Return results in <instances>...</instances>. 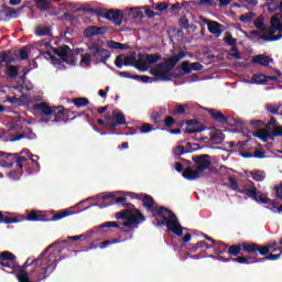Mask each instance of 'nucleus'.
Segmentation results:
<instances>
[{
    "label": "nucleus",
    "instance_id": "obj_1",
    "mask_svg": "<svg viewBox=\"0 0 282 282\" xmlns=\"http://www.w3.org/2000/svg\"><path fill=\"white\" fill-rule=\"evenodd\" d=\"M58 243H67L65 239H58L44 249L36 259L29 258L22 265L17 267V279L19 282H41L48 279V276L56 270L58 265V253L63 252V249H57L51 252L47 257V252L52 250Z\"/></svg>",
    "mask_w": 282,
    "mask_h": 282
},
{
    "label": "nucleus",
    "instance_id": "obj_2",
    "mask_svg": "<svg viewBox=\"0 0 282 282\" xmlns=\"http://www.w3.org/2000/svg\"><path fill=\"white\" fill-rule=\"evenodd\" d=\"M134 197L142 202L143 208H145L148 213H152V217L158 220L156 226H166L170 232L182 235V229L177 228L178 223L175 213L166 207L158 208L155 206V199L149 194H134Z\"/></svg>",
    "mask_w": 282,
    "mask_h": 282
},
{
    "label": "nucleus",
    "instance_id": "obj_3",
    "mask_svg": "<svg viewBox=\"0 0 282 282\" xmlns=\"http://www.w3.org/2000/svg\"><path fill=\"white\" fill-rule=\"evenodd\" d=\"M72 215H76V213L72 210V207L58 213L32 210L26 218L23 216L10 217L0 210V224L10 225L20 224V221H61V219H65V217H72Z\"/></svg>",
    "mask_w": 282,
    "mask_h": 282
},
{
    "label": "nucleus",
    "instance_id": "obj_4",
    "mask_svg": "<svg viewBox=\"0 0 282 282\" xmlns=\"http://www.w3.org/2000/svg\"><path fill=\"white\" fill-rule=\"evenodd\" d=\"M273 17H271V28L269 29V34H276L278 35H262L260 39L262 41H267L268 43L274 42V41H281L282 39V0H271L270 3L268 4V11L270 14H273V12H278Z\"/></svg>",
    "mask_w": 282,
    "mask_h": 282
},
{
    "label": "nucleus",
    "instance_id": "obj_5",
    "mask_svg": "<svg viewBox=\"0 0 282 282\" xmlns=\"http://www.w3.org/2000/svg\"><path fill=\"white\" fill-rule=\"evenodd\" d=\"M186 57V53L178 52L177 55H174L170 58H165L163 63L156 65L155 68L151 70L152 76L155 78H160V80H171L173 69H175V65H177L182 58Z\"/></svg>",
    "mask_w": 282,
    "mask_h": 282
},
{
    "label": "nucleus",
    "instance_id": "obj_6",
    "mask_svg": "<svg viewBox=\"0 0 282 282\" xmlns=\"http://www.w3.org/2000/svg\"><path fill=\"white\" fill-rule=\"evenodd\" d=\"M247 252L248 254H254L259 252L262 256L268 254V247H262L257 242H242L238 245H231L227 249L228 257H239V254H243Z\"/></svg>",
    "mask_w": 282,
    "mask_h": 282
},
{
    "label": "nucleus",
    "instance_id": "obj_7",
    "mask_svg": "<svg viewBox=\"0 0 282 282\" xmlns=\"http://www.w3.org/2000/svg\"><path fill=\"white\" fill-rule=\"evenodd\" d=\"M35 111H41L43 116H54L52 122L65 121V107L63 106H50L48 102H40L34 105Z\"/></svg>",
    "mask_w": 282,
    "mask_h": 282
},
{
    "label": "nucleus",
    "instance_id": "obj_8",
    "mask_svg": "<svg viewBox=\"0 0 282 282\" xmlns=\"http://www.w3.org/2000/svg\"><path fill=\"white\" fill-rule=\"evenodd\" d=\"M0 268H3L8 274H19V263L17 256L10 251L0 252Z\"/></svg>",
    "mask_w": 282,
    "mask_h": 282
},
{
    "label": "nucleus",
    "instance_id": "obj_9",
    "mask_svg": "<svg viewBox=\"0 0 282 282\" xmlns=\"http://www.w3.org/2000/svg\"><path fill=\"white\" fill-rule=\"evenodd\" d=\"M0 158L2 160L0 161V166H3L4 169H12V166H15L18 169H21L23 171V162H28V159L25 156H20L17 153H8L0 151Z\"/></svg>",
    "mask_w": 282,
    "mask_h": 282
},
{
    "label": "nucleus",
    "instance_id": "obj_10",
    "mask_svg": "<svg viewBox=\"0 0 282 282\" xmlns=\"http://www.w3.org/2000/svg\"><path fill=\"white\" fill-rule=\"evenodd\" d=\"M97 199L99 204H91L79 210V213H85V210H89V208H94V206H99V208H108V206H113V204H122L124 206V202H127V197L124 196H119L115 199L113 194L97 196Z\"/></svg>",
    "mask_w": 282,
    "mask_h": 282
},
{
    "label": "nucleus",
    "instance_id": "obj_11",
    "mask_svg": "<svg viewBox=\"0 0 282 282\" xmlns=\"http://www.w3.org/2000/svg\"><path fill=\"white\" fill-rule=\"evenodd\" d=\"M239 193L240 195H247V197L253 199V202H257L258 204H270V198L263 197V194L257 191L254 183H252V185H246L243 189L239 191Z\"/></svg>",
    "mask_w": 282,
    "mask_h": 282
},
{
    "label": "nucleus",
    "instance_id": "obj_12",
    "mask_svg": "<svg viewBox=\"0 0 282 282\" xmlns=\"http://www.w3.org/2000/svg\"><path fill=\"white\" fill-rule=\"evenodd\" d=\"M53 54L58 56L63 63H67V65H76V59L72 56V48L69 45H62L58 47H52Z\"/></svg>",
    "mask_w": 282,
    "mask_h": 282
},
{
    "label": "nucleus",
    "instance_id": "obj_13",
    "mask_svg": "<svg viewBox=\"0 0 282 282\" xmlns=\"http://www.w3.org/2000/svg\"><path fill=\"white\" fill-rule=\"evenodd\" d=\"M122 124H127V118L120 110H113L112 117L109 116L106 119V127L111 129V131H115L118 127H122Z\"/></svg>",
    "mask_w": 282,
    "mask_h": 282
},
{
    "label": "nucleus",
    "instance_id": "obj_14",
    "mask_svg": "<svg viewBox=\"0 0 282 282\" xmlns=\"http://www.w3.org/2000/svg\"><path fill=\"white\" fill-rule=\"evenodd\" d=\"M88 52L97 63H107V59L111 56L108 50L100 47L97 43L89 45Z\"/></svg>",
    "mask_w": 282,
    "mask_h": 282
},
{
    "label": "nucleus",
    "instance_id": "obj_15",
    "mask_svg": "<svg viewBox=\"0 0 282 282\" xmlns=\"http://www.w3.org/2000/svg\"><path fill=\"white\" fill-rule=\"evenodd\" d=\"M192 161L194 162V169L199 171L200 175H204V171L210 169V164H213L209 154L194 155Z\"/></svg>",
    "mask_w": 282,
    "mask_h": 282
},
{
    "label": "nucleus",
    "instance_id": "obj_16",
    "mask_svg": "<svg viewBox=\"0 0 282 282\" xmlns=\"http://www.w3.org/2000/svg\"><path fill=\"white\" fill-rule=\"evenodd\" d=\"M144 221H147V216H144L140 209H134V215L130 216V218H127L126 221L120 223V227L131 228L132 230L133 224L135 225V228H138V226H140V224H144Z\"/></svg>",
    "mask_w": 282,
    "mask_h": 282
},
{
    "label": "nucleus",
    "instance_id": "obj_17",
    "mask_svg": "<svg viewBox=\"0 0 282 282\" xmlns=\"http://www.w3.org/2000/svg\"><path fill=\"white\" fill-rule=\"evenodd\" d=\"M109 32L107 26L89 25L84 30L85 39H91V36H105Z\"/></svg>",
    "mask_w": 282,
    "mask_h": 282
},
{
    "label": "nucleus",
    "instance_id": "obj_18",
    "mask_svg": "<svg viewBox=\"0 0 282 282\" xmlns=\"http://www.w3.org/2000/svg\"><path fill=\"white\" fill-rule=\"evenodd\" d=\"M123 17H124V13L116 9H110L104 14V18L107 21H113L115 25H118V26L122 25Z\"/></svg>",
    "mask_w": 282,
    "mask_h": 282
},
{
    "label": "nucleus",
    "instance_id": "obj_19",
    "mask_svg": "<svg viewBox=\"0 0 282 282\" xmlns=\"http://www.w3.org/2000/svg\"><path fill=\"white\" fill-rule=\"evenodd\" d=\"M123 206L126 209L118 212L115 215L116 219H122V221L133 217V215H135V210H138V208H135V206L131 203L123 204Z\"/></svg>",
    "mask_w": 282,
    "mask_h": 282
},
{
    "label": "nucleus",
    "instance_id": "obj_20",
    "mask_svg": "<svg viewBox=\"0 0 282 282\" xmlns=\"http://www.w3.org/2000/svg\"><path fill=\"white\" fill-rule=\"evenodd\" d=\"M181 69L183 70V75L186 76L187 74H191V72H202V69H204V65L199 62L189 64L188 61H185L181 64Z\"/></svg>",
    "mask_w": 282,
    "mask_h": 282
},
{
    "label": "nucleus",
    "instance_id": "obj_21",
    "mask_svg": "<svg viewBox=\"0 0 282 282\" xmlns=\"http://www.w3.org/2000/svg\"><path fill=\"white\" fill-rule=\"evenodd\" d=\"M186 128L184 133L193 134V133H202V131H206V127H199V121L197 119H191L186 121Z\"/></svg>",
    "mask_w": 282,
    "mask_h": 282
},
{
    "label": "nucleus",
    "instance_id": "obj_22",
    "mask_svg": "<svg viewBox=\"0 0 282 282\" xmlns=\"http://www.w3.org/2000/svg\"><path fill=\"white\" fill-rule=\"evenodd\" d=\"M118 74L121 78H132V80H141V83H153L155 80L153 77L147 75H132L129 72H119Z\"/></svg>",
    "mask_w": 282,
    "mask_h": 282
},
{
    "label": "nucleus",
    "instance_id": "obj_23",
    "mask_svg": "<svg viewBox=\"0 0 282 282\" xmlns=\"http://www.w3.org/2000/svg\"><path fill=\"white\" fill-rule=\"evenodd\" d=\"M205 111L212 116L215 122H219V124H228V117H225L221 111H217L213 108H205Z\"/></svg>",
    "mask_w": 282,
    "mask_h": 282
},
{
    "label": "nucleus",
    "instance_id": "obj_24",
    "mask_svg": "<svg viewBox=\"0 0 282 282\" xmlns=\"http://www.w3.org/2000/svg\"><path fill=\"white\" fill-rule=\"evenodd\" d=\"M183 177L189 182H194L195 180H199V177H204V174L199 170L188 166L183 171Z\"/></svg>",
    "mask_w": 282,
    "mask_h": 282
},
{
    "label": "nucleus",
    "instance_id": "obj_25",
    "mask_svg": "<svg viewBox=\"0 0 282 282\" xmlns=\"http://www.w3.org/2000/svg\"><path fill=\"white\" fill-rule=\"evenodd\" d=\"M226 253L228 254V245L219 241L218 246L216 248V254H218V259L220 261H224L225 263H228V261H230V256H228L226 258V256H225Z\"/></svg>",
    "mask_w": 282,
    "mask_h": 282
},
{
    "label": "nucleus",
    "instance_id": "obj_26",
    "mask_svg": "<svg viewBox=\"0 0 282 282\" xmlns=\"http://www.w3.org/2000/svg\"><path fill=\"white\" fill-rule=\"evenodd\" d=\"M249 254H253V256H248V257H237V258H232L230 257V261H232L234 263H243L246 265H250V263H259V262H254V259H258L259 253H249Z\"/></svg>",
    "mask_w": 282,
    "mask_h": 282
},
{
    "label": "nucleus",
    "instance_id": "obj_27",
    "mask_svg": "<svg viewBox=\"0 0 282 282\" xmlns=\"http://www.w3.org/2000/svg\"><path fill=\"white\" fill-rule=\"evenodd\" d=\"M254 138H259L262 142H268L272 140V132H269L268 129H258L256 133H253Z\"/></svg>",
    "mask_w": 282,
    "mask_h": 282
},
{
    "label": "nucleus",
    "instance_id": "obj_28",
    "mask_svg": "<svg viewBox=\"0 0 282 282\" xmlns=\"http://www.w3.org/2000/svg\"><path fill=\"white\" fill-rule=\"evenodd\" d=\"M281 259V253H267L263 258H253L254 263H264V261H279Z\"/></svg>",
    "mask_w": 282,
    "mask_h": 282
},
{
    "label": "nucleus",
    "instance_id": "obj_29",
    "mask_svg": "<svg viewBox=\"0 0 282 282\" xmlns=\"http://www.w3.org/2000/svg\"><path fill=\"white\" fill-rule=\"evenodd\" d=\"M221 28L223 25L219 24V22H215V21L207 22V30L208 32H210V34H217L219 36V34L224 32Z\"/></svg>",
    "mask_w": 282,
    "mask_h": 282
},
{
    "label": "nucleus",
    "instance_id": "obj_30",
    "mask_svg": "<svg viewBox=\"0 0 282 282\" xmlns=\"http://www.w3.org/2000/svg\"><path fill=\"white\" fill-rule=\"evenodd\" d=\"M209 138L212 142H215V144H221L224 140H226V134H224L221 130H215L210 132Z\"/></svg>",
    "mask_w": 282,
    "mask_h": 282
},
{
    "label": "nucleus",
    "instance_id": "obj_31",
    "mask_svg": "<svg viewBox=\"0 0 282 282\" xmlns=\"http://www.w3.org/2000/svg\"><path fill=\"white\" fill-rule=\"evenodd\" d=\"M252 63L256 65H262V67H268V65H270V56L263 54L256 55L252 58Z\"/></svg>",
    "mask_w": 282,
    "mask_h": 282
},
{
    "label": "nucleus",
    "instance_id": "obj_32",
    "mask_svg": "<svg viewBox=\"0 0 282 282\" xmlns=\"http://www.w3.org/2000/svg\"><path fill=\"white\" fill-rule=\"evenodd\" d=\"M7 72L6 75L8 78H17L19 76V67L14 66L12 64H6L4 65Z\"/></svg>",
    "mask_w": 282,
    "mask_h": 282
},
{
    "label": "nucleus",
    "instance_id": "obj_33",
    "mask_svg": "<svg viewBox=\"0 0 282 282\" xmlns=\"http://www.w3.org/2000/svg\"><path fill=\"white\" fill-rule=\"evenodd\" d=\"M24 9H25V6H22L18 9L8 7L7 10L9 12V21H10V19H19V17L21 15V12H23Z\"/></svg>",
    "mask_w": 282,
    "mask_h": 282
},
{
    "label": "nucleus",
    "instance_id": "obj_34",
    "mask_svg": "<svg viewBox=\"0 0 282 282\" xmlns=\"http://www.w3.org/2000/svg\"><path fill=\"white\" fill-rule=\"evenodd\" d=\"M36 36H52V28L50 26H37L35 29Z\"/></svg>",
    "mask_w": 282,
    "mask_h": 282
},
{
    "label": "nucleus",
    "instance_id": "obj_35",
    "mask_svg": "<svg viewBox=\"0 0 282 282\" xmlns=\"http://www.w3.org/2000/svg\"><path fill=\"white\" fill-rule=\"evenodd\" d=\"M264 21L265 19H263V17H258L253 21L254 28H257V30H260V32H268V26H265Z\"/></svg>",
    "mask_w": 282,
    "mask_h": 282
},
{
    "label": "nucleus",
    "instance_id": "obj_36",
    "mask_svg": "<svg viewBox=\"0 0 282 282\" xmlns=\"http://www.w3.org/2000/svg\"><path fill=\"white\" fill-rule=\"evenodd\" d=\"M224 43L231 47V52H237V39L232 37L230 34L224 37Z\"/></svg>",
    "mask_w": 282,
    "mask_h": 282
},
{
    "label": "nucleus",
    "instance_id": "obj_37",
    "mask_svg": "<svg viewBox=\"0 0 282 282\" xmlns=\"http://www.w3.org/2000/svg\"><path fill=\"white\" fill-rule=\"evenodd\" d=\"M159 61H162V55L160 53L145 55V62L148 63V65H153Z\"/></svg>",
    "mask_w": 282,
    "mask_h": 282
},
{
    "label": "nucleus",
    "instance_id": "obj_38",
    "mask_svg": "<svg viewBox=\"0 0 282 282\" xmlns=\"http://www.w3.org/2000/svg\"><path fill=\"white\" fill-rule=\"evenodd\" d=\"M138 58V54L135 52H131L130 56L123 57L124 67H132Z\"/></svg>",
    "mask_w": 282,
    "mask_h": 282
},
{
    "label": "nucleus",
    "instance_id": "obj_39",
    "mask_svg": "<svg viewBox=\"0 0 282 282\" xmlns=\"http://www.w3.org/2000/svg\"><path fill=\"white\" fill-rule=\"evenodd\" d=\"M252 80H253V83H256V85H265L268 83V75L254 74L252 76Z\"/></svg>",
    "mask_w": 282,
    "mask_h": 282
},
{
    "label": "nucleus",
    "instance_id": "obj_40",
    "mask_svg": "<svg viewBox=\"0 0 282 282\" xmlns=\"http://www.w3.org/2000/svg\"><path fill=\"white\" fill-rule=\"evenodd\" d=\"M124 240H122V236H119L118 238H115L112 240H106L100 242L101 250H105V248H108V246H113V243H122Z\"/></svg>",
    "mask_w": 282,
    "mask_h": 282
},
{
    "label": "nucleus",
    "instance_id": "obj_41",
    "mask_svg": "<svg viewBox=\"0 0 282 282\" xmlns=\"http://www.w3.org/2000/svg\"><path fill=\"white\" fill-rule=\"evenodd\" d=\"M134 67L137 69H139V72H147L149 69V64H148L147 59L139 58L135 62Z\"/></svg>",
    "mask_w": 282,
    "mask_h": 282
},
{
    "label": "nucleus",
    "instance_id": "obj_42",
    "mask_svg": "<svg viewBox=\"0 0 282 282\" xmlns=\"http://www.w3.org/2000/svg\"><path fill=\"white\" fill-rule=\"evenodd\" d=\"M73 105L78 108L87 107V105H89V99H87L86 97L74 98Z\"/></svg>",
    "mask_w": 282,
    "mask_h": 282
},
{
    "label": "nucleus",
    "instance_id": "obj_43",
    "mask_svg": "<svg viewBox=\"0 0 282 282\" xmlns=\"http://www.w3.org/2000/svg\"><path fill=\"white\" fill-rule=\"evenodd\" d=\"M155 129H160V126L153 127L151 123H143L140 127V132L141 133H151V131H155Z\"/></svg>",
    "mask_w": 282,
    "mask_h": 282
},
{
    "label": "nucleus",
    "instance_id": "obj_44",
    "mask_svg": "<svg viewBox=\"0 0 282 282\" xmlns=\"http://www.w3.org/2000/svg\"><path fill=\"white\" fill-rule=\"evenodd\" d=\"M0 10V21L8 22L10 21L8 4H2Z\"/></svg>",
    "mask_w": 282,
    "mask_h": 282
},
{
    "label": "nucleus",
    "instance_id": "obj_45",
    "mask_svg": "<svg viewBox=\"0 0 282 282\" xmlns=\"http://www.w3.org/2000/svg\"><path fill=\"white\" fill-rule=\"evenodd\" d=\"M228 182V187L231 188V191H236V193H239V191H241V188H239V182L235 180V177L229 176Z\"/></svg>",
    "mask_w": 282,
    "mask_h": 282
},
{
    "label": "nucleus",
    "instance_id": "obj_46",
    "mask_svg": "<svg viewBox=\"0 0 282 282\" xmlns=\"http://www.w3.org/2000/svg\"><path fill=\"white\" fill-rule=\"evenodd\" d=\"M254 17H257L254 12L245 13L240 15L239 21H241V23H250Z\"/></svg>",
    "mask_w": 282,
    "mask_h": 282
},
{
    "label": "nucleus",
    "instance_id": "obj_47",
    "mask_svg": "<svg viewBox=\"0 0 282 282\" xmlns=\"http://www.w3.org/2000/svg\"><path fill=\"white\" fill-rule=\"evenodd\" d=\"M23 138H29L30 140H34V138H36V134L32 131H29L26 134L25 133L18 134L13 139V142H19V140H23Z\"/></svg>",
    "mask_w": 282,
    "mask_h": 282
},
{
    "label": "nucleus",
    "instance_id": "obj_48",
    "mask_svg": "<svg viewBox=\"0 0 282 282\" xmlns=\"http://www.w3.org/2000/svg\"><path fill=\"white\" fill-rule=\"evenodd\" d=\"M109 47H111L112 50H129L128 44H122L120 42H115V41L109 42Z\"/></svg>",
    "mask_w": 282,
    "mask_h": 282
},
{
    "label": "nucleus",
    "instance_id": "obj_49",
    "mask_svg": "<svg viewBox=\"0 0 282 282\" xmlns=\"http://www.w3.org/2000/svg\"><path fill=\"white\" fill-rule=\"evenodd\" d=\"M120 231L126 234L124 238L122 237L123 241H129V240L133 239V228L131 230H129L124 227H120Z\"/></svg>",
    "mask_w": 282,
    "mask_h": 282
},
{
    "label": "nucleus",
    "instance_id": "obj_50",
    "mask_svg": "<svg viewBox=\"0 0 282 282\" xmlns=\"http://www.w3.org/2000/svg\"><path fill=\"white\" fill-rule=\"evenodd\" d=\"M251 176H252V180H254L256 182H263V180H265V172L263 171L253 172Z\"/></svg>",
    "mask_w": 282,
    "mask_h": 282
},
{
    "label": "nucleus",
    "instance_id": "obj_51",
    "mask_svg": "<svg viewBox=\"0 0 282 282\" xmlns=\"http://www.w3.org/2000/svg\"><path fill=\"white\" fill-rule=\"evenodd\" d=\"M151 120L153 123L156 124V127L160 128V122H162V113H160L159 111L152 112Z\"/></svg>",
    "mask_w": 282,
    "mask_h": 282
},
{
    "label": "nucleus",
    "instance_id": "obj_52",
    "mask_svg": "<svg viewBox=\"0 0 282 282\" xmlns=\"http://www.w3.org/2000/svg\"><path fill=\"white\" fill-rule=\"evenodd\" d=\"M75 12H84V14H89V12H90L91 14H94V13H96V10H94L93 8H89L88 4H84L79 8H77L75 10Z\"/></svg>",
    "mask_w": 282,
    "mask_h": 282
},
{
    "label": "nucleus",
    "instance_id": "obj_53",
    "mask_svg": "<svg viewBox=\"0 0 282 282\" xmlns=\"http://www.w3.org/2000/svg\"><path fill=\"white\" fill-rule=\"evenodd\" d=\"M99 228H122L118 221H107L99 226Z\"/></svg>",
    "mask_w": 282,
    "mask_h": 282
},
{
    "label": "nucleus",
    "instance_id": "obj_54",
    "mask_svg": "<svg viewBox=\"0 0 282 282\" xmlns=\"http://www.w3.org/2000/svg\"><path fill=\"white\" fill-rule=\"evenodd\" d=\"M174 155H184V153H188V149H186V145H176L173 150Z\"/></svg>",
    "mask_w": 282,
    "mask_h": 282
},
{
    "label": "nucleus",
    "instance_id": "obj_55",
    "mask_svg": "<svg viewBox=\"0 0 282 282\" xmlns=\"http://www.w3.org/2000/svg\"><path fill=\"white\" fill-rule=\"evenodd\" d=\"M91 57H94L91 55V53H85L84 55H82V65H86V66H89L91 65Z\"/></svg>",
    "mask_w": 282,
    "mask_h": 282
},
{
    "label": "nucleus",
    "instance_id": "obj_56",
    "mask_svg": "<svg viewBox=\"0 0 282 282\" xmlns=\"http://www.w3.org/2000/svg\"><path fill=\"white\" fill-rule=\"evenodd\" d=\"M10 54H12V51L10 50L0 53V69L3 67V63L8 61V56H10Z\"/></svg>",
    "mask_w": 282,
    "mask_h": 282
},
{
    "label": "nucleus",
    "instance_id": "obj_57",
    "mask_svg": "<svg viewBox=\"0 0 282 282\" xmlns=\"http://www.w3.org/2000/svg\"><path fill=\"white\" fill-rule=\"evenodd\" d=\"M178 23L184 30L191 29V24L188 23V18H186V15H182L178 20Z\"/></svg>",
    "mask_w": 282,
    "mask_h": 282
},
{
    "label": "nucleus",
    "instance_id": "obj_58",
    "mask_svg": "<svg viewBox=\"0 0 282 282\" xmlns=\"http://www.w3.org/2000/svg\"><path fill=\"white\" fill-rule=\"evenodd\" d=\"M186 149L188 153H194V151H199V144L193 143L191 141L186 142Z\"/></svg>",
    "mask_w": 282,
    "mask_h": 282
},
{
    "label": "nucleus",
    "instance_id": "obj_59",
    "mask_svg": "<svg viewBox=\"0 0 282 282\" xmlns=\"http://www.w3.org/2000/svg\"><path fill=\"white\" fill-rule=\"evenodd\" d=\"M272 140L274 138H282V126H275L271 132Z\"/></svg>",
    "mask_w": 282,
    "mask_h": 282
},
{
    "label": "nucleus",
    "instance_id": "obj_60",
    "mask_svg": "<svg viewBox=\"0 0 282 282\" xmlns=\"http://www.w3.org/2000/svg\"><path fill=\"white\" fill-rule=\"evenodd\" d=\"M20 58L21 61H28V58H30V50H28V46L20 50Z\"/></svg>",
    "mask_w": 282,
    "mask_h": 282
},
{
    "label": "nucleus",
    "instance_id": "obj_61",
    "mask_svg": "<svg viewBox=\"0 0 282 282\" xmlns=\"http://www.w3.org/2000/svg\"><path fill=\"white\" fill-rule=\"evenodd\" d=\"M115 65L118 69H122V66L124 65V55H118L115 59Z\"/></svg>",
    "mask_w": 282,
    "mask_h": 282
},
{
    "label": "nucleus",
    "instance_id": "obj_62",
    "mask_svg": "<svg viewBox=\"0 0 282 282\" xmlns=\"http://www.w3.org/2000/svg\"><path fill=\"white\" fill-rule=\"evenodd\" d=\"M265 109L269 113H273V115H276L279 113V109H281V106H274L272 104H268L265 106Z\"/></svg>",
    "mask_w": 282,
    "mask_h": 282
},
{
    "label": "nucleus",
    "instance_id": "obj_63",
    "mask_svg": "<svg viewBox=\"0 0 282 282\" xmlns=\"http://www.w3.org/2000/svg\"><path fill=\"white\" fill-rule=\"evenodd\" d=\"M164 124L167 129H171L173 127V124H175V118L169 116L164 119Z\"/></svg>",
    "mask_w": 282,
    "mask_h": 282
},
{
    "label": "nucleus",
    "instance_id": "obj_64",
    "mask_svg": "<svg viewBox=\"0 0 282 282\" xmlns=\"http://www.w3.org/2000/svg\"><path fill=\"white\" fill-rule=\"evenodd\" d=\"M274 192H275V197L278 199H282V183L274 187Z\"/></svg>",
    "mask_w": 282,
    "mask_h": 282
}]
</instances>
